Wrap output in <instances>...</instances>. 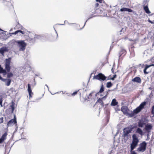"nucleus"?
Instances as JSON below:
<instances>
[{
    "mask_svg": "<svg viewBox=\"0 0 154 154\" xmlns=\"http://www.w3.org/2000/svg\"><path fill=\"white\" fill-rule=\"evenodd\" d=\"M128 107L126 106H122L121 108V111L124 114H127L128 113Z\"/></svg>",
    "mask_w": 154,
    "mask_h": 154,
    "instance_id": "14",
    "label": "nucleus"
},
{
    "mask_svg": "<svg viewBox=\"0 0 154 154\" xmlns=\"http://www.w3.org/2000/svg\"><path fill=\"white\" fill-rule=\"evenodd\" d=\"M3 118L2 117L0 118V123H3Z\"/></svg>",
    "mask_w": 154,
    "mask_h": 154,
    "instance_id": "44",
    "label": "nucleus"
},
{
    "mask_svg": "<svg viewBox=\"0 0 154 154\" xmlns=\"http://www.w3.org/2000/svg\"><path fill=\"white\" fill-rule=\"evenodd\" d=\"M67 22V23L69 25H71L72 24H75V23H69L68 22Z\"/></svg>",
    "mask_w": 154,
    "mask_h": 154,
    "instance_id": "53",
    "label": "nucleus"
},
{
    "mask_svg": "<svg viewBox=\"0 0 154 154\" xmlns=\"http://www.w3.org/2000/svg\"><path fill=\"white\" fill-rule=\"evenodd\" d=\"M111 70L112 71V73H114V69H113V68H112L111 69Z\"/></svg>",
    "mask_w": 154,
    "mask_h": 154,
    "instance_id": "60",
    "label": "nucleus"
},
{
    "mask_svg": "<svg viewBox=\"0 0 154 154\" xmlns=\"http://www.w3.org/2000/svg\"><path fill=\"white\" fill-rule=\"evenodd\" d=\"M0 31H3V32H5L3 30H2L0 28Z\"/></svg>",
    "mask_w": 154,
    "mask_h": 154,
    "instance_id": "64",
    "label": "nucleus"
},
{
    "mask_svg": "<svg viewBox=\"0 0 154 154\" xmlns=\"http://www.w3.org/2000/svg\"><path fill=\"white\" fill-rule=\"evenodd\" d=\"M66 21V20H65L64 22V24H58V25H65V22Z\"/></svg>",
    "mask_w": 154,
    "mask_h": 154,
    "instance_id": "55",
    "label": "nucleus"
},
{
    "mask_svg": "<svg viewBox=\"0 0 154 154\" xmlns=\"http://www.w3.org/2000/svg\"><path fill=\"white\" fill-rule=\"evenodd\" d=\"M79 90H78V91H76L73 92L72 94V96H74L75 95H76L77 94V92L79 91Z\"/></svg>",
    "mask_w": 154,
    "mask_h": 154,
    "instance_id": "37",
    "label": "nucleus"
},
{
    "mask_svg": "<svg viewBox=\"0 0 154 154\" xmlns=\"http://www.w3.org/2000/svg\"><path fill=\"white\" fill-rule=\"evenodd\" d=\"M5 80L3 81V82H5V85L7 86H9L11 83V79H5Z\"/></svg>",
    "mask_w": 154,
    "mask_h": 154,
    "instance_id": "20",
    "label": "nucleus"
},
{
    "mask_svg": "<svg viewBox=\"0 0 154 154\" xmlns=\"http://www.w3.org/2000/svg\"><path fill=\"white\" fill-rule=\"evenodd\" d=\"M113 47V46H111L110 47V51H109V53H110V51L112 49V48Z\"/></svg>",
    "mask_w": 154,
    "mask_h": 154,
    "instance_id": "54",
    "label": "nucleus"
},
{
    "mask_svg": "<svg viewBox=\"0 0 154 154\" xmlns=\"http://www.w3.org/2000/svg\"><path fill=\"white\" fill-rule=\"evenodd\" d=\"M106 114V119H107V123H108L109 121V118H110V112L107 109H106L105 111Z\"/></svg>",
    "mask_w": 154,
    "mask_h": 154,
    "instance_id": "21",
    "label": "nucleus"
},
{
    "mask_svg": "<svg viewBox=\"0 0 154 154\" xmlns=\"http://www.w3.org/2000/svg\"><path fill=\"white\" fill-rule=\"evenodd\" d=\"M34 82H35V83L34 84V85H33L34 86H35V85H36V83H35V79H34Z\"/></svg>",
    "mask_w": 154,
    "mask_h": 154,
    "instance_id": "61",
    "label": "nucleus"
},
{
    "mask_svg": "<svg viewBox=\"0 0 154 154\" xmlns=\"http://www.w3.org/2000/svg\"><path fill=\"white\" fill-rule=\"evenodd\" d=\"M7 79H10V78L12 77L14 75L13 73L12 72H10V71H7Z\"/></svg>",
    "mask_w": 154,
    "mask_h": 154,
    "instance_id": "26",
    "label": "nucleus"
},
{
    "mask_svg": "<svg viewBox=\"0 0 154 154\" xmlns=\"http://www.w3.org/2000/svg\"><path fill=\"white\" fill-rule=\"evenodd\" d=\"M152 66H154V63L149 65L146 64L145 66V68L143 69V72L145 74H147L148 72H146V70L149 67Z\"/></svg>",
    "mask_w": 154,
    "mask_h": 154,
    "instance_id": "17",
    "label": "nucleus"
},
{
    "mask_svg": "<svg viewBox=\"0 0 154 154\" xmlns=\"http://www.w3.org/2000/svg\"><path fill=\"white\" fill-rule=\"evenodd\" d=\"M15 103L14 102L12 101L11 102V105L10 106L11 109V113H13L15 109Z\"/></svg>",
    "mask_w": 154,
    "mask_h": 154,
    "instance_id": "25",
    "label": "nucleus"
},
{
    "mask_svg": "<svg viewBox=\"0 0 154 154\" xmlns=\"http://www.w3.org/2000/svg\"><path fill=\"white\" fill-rule=\"evenodd\" d=\"M106 98V96H104L102 98H99L97 100V103H99L101 105L102 107L104 106V103L103 101V100H105Z\"/></svg>",
    "mask_w": 154,
    "mask_h": 154,
    "instance_id": "13",
    "label": "nucleus"
},
{
    "mask_svg": "<svg viewBox=\"0 0 154 154\" xmlns=\"http://www.w3.org/2000/svg\"><path fill=\"white\" fill-rule=\"evenodd\" d=\"M118 104V103L116 101V99L114 98L112 100L110 105L112 106H115L117 105Z\"/></svg>",
    "mask_w": 154,
    "mask_h": 154,
    "instance_id": "22",
    "label": "nucleus"
},
{
    "mask_svg": "<svg viewBox=\"0 0 154 154\" xmlns=\"http://www.w3.org/2000/svg\"><path fill=\"white\" fill-rule=\"evenodd\" d=\"M9 34H11V35H16L17 34V33H16V32L15 31L14 32H12V33H9Z\"/></svg>",
    "mask_w": 154,
    "mask_h": 154,
    "instance_id": "48",
    "label": "nucleus"
},
{
    "mask_svg": "<svg viewBox=\"0 0 154 154\" xmlns=\"http://www.w3.org/2000/svg\"><path fill=\"white\" fill-rule=\"evenodd\" d=\"M96 2H98L99 3H101L102 2V0H96Z\"/></svg>",
    "mask_w": 154,
    "mask_h": 154,
    "instance_id": "51",
    "label": "nucleus"
},
{
    "mask_svg": "<svg viewBox=\"0 0 154 154\" xmlns=\"http://www.w3.org/2000/svg\"><path fill=\"white\" fill-rule=\"evenodd\" d=\"M7 135V133L6 132H5L2 136L0 138L2 139V140H3V141L6 139V136Z\"/></svg>",
    "mask_w": 154,
    "mask_h": 154,
    "instance_id": "29",
    "label": "nucleus"
},
{
    "mask_svg": "<svg viewBox=\"0 0 154 154\" xmlns=\"http://www.w3.org/2000/svg\"><path fill=\"white\" fill-rule=\"evenodd\" d=\"M126 54V51L123 48H122L121 50L120 51L119 54V57L124 56Z\"/></svg>",
    "mask_w": 154,
    "mask_h": 154,
    "instance_id": "16",
    "label": "nucleus"
},
{
    "mask_svg": "<svg viewBox=\"0 0 154 154\" xmlns=\"http://www.w3.org/2000/svg\"><path fill=\"white\" fill-rule=\"evenodd\" d=\"M5 79L3 78L0 75V80H1L3 82L4 80H5Z\"/></svg>",
    "mask_w": 154,
    "mask_h": 154,
    "instance_id": "49",
    "label": "nucleus"
},
{
    "mask_svg": "<svg viewBox=\"0 0 154 154\" xmlns=\"http://www.w3.org/2000/svg\"><path fill=\"white\" fill-rule=\"evenodd\" d=\"M27 91L28 93H32L31 88V86L30 84L28 83L27 85Z\"/></svg>",
    "mask_w": 154,
    "mask_h": 154,
    "instance_id": "28",
    "label": "nucleus"
},
{
    "mask_svg": "<svg viewBox=\"0 0 154 154\" xmlns=\"http://www.w3.org/2000/svg\"><path fill=\"white\" fill-rule=\"evenodd\" d=\"M134 149H130V154H138L136 153L135 151L134 150Z\"/></svg>",
    "mask_w": 154,
    "mask_h": 154,
    "instance_id": "36",
    "label": "nucleus"
},
{
    "mask_svg": "<svg viewBox=\"0 0 154 154\" xmlns=\"http://www.w3.org/2000/svg\"><path fill=\"white\" fill-rule=\"evenodd\" d=\"M29 98H30L31 97H32V95L33 94V93H29Z\"/></svg>",
    "mask_w": 154,
    "mask_h": 154,
    "instance_id": "50",
    "label": "nucleus"
},
{
    "mask_svg": "<svg viewBox=\"0 0 154 154\" xmlns=\"http://www.w3.org/2000/svg\"><path fill=\"white\" fill-rule=\"evenodd\" d=\"M15 42L17 43V46L19 48V50L20 51H23L25 50L26 44L24 40L16 41L15 40L13 39L10 41L9 43H12Z\"/></svg>",
    "mask_w": 154,
    "mask_h": 154,
    "instance_id": "2",
    "label": "nucleus"
},
{
    "mask_svg": "<svg viewBox=\"0 0 154 154\" xmlns=\"http://www.w3.org/2000/svg\"><path fill=\"white\" fill-rule=\"evenodd\" d=\"M109 79H110V80H114L115 79L114 78H113V77H112L110 78Z\"/></svg>",
    "mask_w": 154,
    "mask_h": 154,
    "instance_id": "58",
    "label": "nucleus"
},
{
    "mask_svg": "<svg viewBox=\"0 0 154 154\" xmlns=\"http://www.w3.org/2000/svg\"><path fill=\"white\" fill-rule=\"evenodd\" d=\"M53 27H54V30L55 31V32H56V35H57V37H56V39H57L58 38V34H57V32L56 30L55 29L54 26Z\"/></svg>",
    "mask_w": 154,
    "mask_h": 154,
    "instance_id": "46",
    "label": "nucleus"
},
{
    "mask_svg": "<svg viewBox=\"0 0 154 154\" xmlns=\"http://www.w3.org/2000/svg\"><path fill=\"white\" fill-rule=\"evenodd\" d=\"M149 122V120L146 118H142L139 119L138 122V126L139 128H143L145 125Z\"/></svg>",
    "mask_w": 154,
    "mask_h": 154,
    "instance_id": "5",
    "label": "nucleus"
},
{
    "mask_svg": "<svg viewBox=\"0 0 154 154\" xmlns=\"http://www.w3.org/2000/svg\"><path fill=\"white\" fill-rule=\"evenodd\" d=\"M92 93H90L89 95H88L87 96V98L88 99H90L91 98L92 95Z\"/></svg>",
    "mask_w": 154,
    "mask_h": 154,
    "instance_id": "38",
    "label": "nucleus"
},
{
    "mask_svg": "<svg viewBox=\"0 0 154 154\" xmlns=\"http://www.w3.org/2000/svg\"><path fill=\"white\" fill-rule=\"evenodd\" d=\"M13 119V120H14L15 122H17L16 117V115L15 114L14 115V118L13 119Z\"/></svg>",
    "mask_w": 154,
    "mask_h": 154,
    "instance_id": "43",
    "label": "nucleus"
},
{
    "mask_svg": "<svg viewBox=\"0 0 154 154\" xmlns=\"http://www.w3.org/2000/svg\"><path fill=\"white\" fill-rule=\"evenodd\" d=\"M52 36V35L50 34H47L46 36L45 35H35L34 37L35 38V40H39L43 41V40H45L46 38L47 39L51 40L50 37Z\"/></svg>",
    "mask_w": 154,
    "mask_h": 154,
    "instance_id": "7",
    "label": "nucleus"
},
{
    "mask_svg": "<svg viewBox=\"0 0 154 154\" xmlns=\"http://www.w3.org/2000/svg\"><path fill=\"white\" fill-rule=\"evenodd\" d=\"M116 74H115L113 75V77L115 79L116 78Z\"/></svg>",
    "mask_w": 154,
    "mask_h": 154,
    "instance_id": "59",
    "label": "nucleus"
},
{
    "mask_svg": "<svg viewBox=\"0 0 154 154\" xmlns=\"http://www.w3.org/2000/svg\"><path fill=\"white\" fill-rule=\"evenodd\" d=\"M136 133L137 134H139L141 136H143L144 135V132H143L142 129L139 127L137 128L135 131Z\"/></svg>",
    "mask_w": 154,
    "mask_h": 154,
    "instance_id": "18",
    "label": "nucleus"
},
{
    "mask_svg": "<svg viewBox=\"0 0 154 154\" xmlns=\"http://www.w3.org/2000/svg\"><path fill=\"white\" fill-rule=\"evenodd\" d=\"M0 105H1V107H3L2 100V98H0Z\"/></svg>",
    "mask_w": 154,
    "mask_h": 154,
    "instance_id": "42",
    "label": "nucleus"
},
{
    "mask_svg": "<svg viewBox=\"0 0 154 154\" xmlns=\"http://www.w3.org/2000/svg\"><path fill=\"white\" fill-rule=\"evenodd\" d=\"M18 128V127L17 126V127L16 128V129H15V131H17Z\"/></svg>",
    "mask_w": 154,
    "mask_h": 154,
    "instance_id": "63",
    "label": "nucleus"
},
{
    "mask_svg": "<svg viewBox=\"0 0 154 154\" xmlns=\"http://www.w3.org/2000/svg\"><path fill=\"white\" fill-rule=\"evenodd\" d=\"M113 85L112 84L111 82H107L106 84V87L108 88H109L111 87Z\"/></svg>",
    "mask_w": 154,
    "mask_h": 154,
    "instance_id": "32",
    "label": "nucleus"
},
{
    "mask_svg": "<svg viewBox=\"0 0 154 154\" xmlns=\"http://www.w3.org/2000/svg\"><path fill=\"white\" fill-rule=\"evenodd\" d=\"M45 86H47V88H48V90H49L48 87V86L47 85H46H46H45Z\"/></svg>",
    "mask_w": 154,
    "mask_h": 154,
    "instance_id": "62",
    "label": "nucleus"
},
{
    "mask_svg": "<svg viewBox=\"0 0 154 154\" xmlns=\"http://www.w3.org/2000/svg\"><path fill=\"white\" fill-rule=\"evenodd\" d=\"M147 143L145 141H143L139 145V147L137 149V151L143 152L146 149Z\"/></svg>",
    "mask_w": 154,
    "mask_h": 154,
    "instance_id": "6",
    "label": "nucleus"
},
{
    "mask_svg": "<svg viewBox=\"0 0 154 154\" xmlns=\"http://www.w3.org/2000/svg\"><path fill=\"white\" fill-rule=\"evenodd\" d=\"M132 137V142L130 144V149H134L137 146L139 140L138 137L135 134H133Z\"/></svg>",
    "mask_w": 154,
    "mask_h": 154,
    "instance_id": "3",
    "label": "nucleus"
},
{
    "mask_svg": "<svg viewBox=\"0 0 154 154\" xmlns=\"http://www.w3.org/2000/svg\"><path fill=\"white\" fill-rule=\"evenodd\" d=\"M149 133H147V138L146 139V140H149L150 139V138L149 137Z\"/></svg>",
    "mask_w": 154,
    "mask_h": 154,
    "instance_id": "41",
    "label": "nucleus"
},
{
    "mask_svg": "<svg viewBox=\"0 0 154 154\" xmlns=\"http://www.w3.org/2000/svg\"><path fill=\"white\" fill-rule=\"evenodd\" d=\"M132 81L134 82H136L138 83H140L141 82V79L140 77L137 76L132 79Z\"/></svg>",
    "mask_w": 154,
    "mask_h": 154,
    "instance_id": "19",
    "label": "nucleus"
},
{
    "mask_svg": "<svg viewBox=\"0 0 154 154\" xmlns=\"http://www.w3.org/2000/svg\"><path fill=\"white\" fill-rule=\"evenodd\" d=\"M131 132V131L129 130L128 128H125L123 129V134L122 135V137L124 138L125 137H128L129 134Z\"/></svg>",
    "mask_w": 154,
    "mask_h": 154,
    "instance_id": "12",
    "label": "nucleus"
},
{
    "mask_svg": "<svg viewBox=\"0 0 154 154\" xmlns=\"http://www.w3.org/2000/svg\"><path fill=\"white\" fill-rule=\"evenodd\" d=\"M151 113V114L152 115L151 116V117H154V105L152 106V107Z\"/></svg>",
    "mask_w": 154,
    "mask_h": 154,
    "instance_id": "30",
    "label": "nucleus"
},
{
    "mask_svg": "<svg viewBox=\"0 0 154 154\" xmlns=\"http://www.w3.org/2000/svg\"><path fill=\"white\" fill-rule=\"evenodd\" d=\"M11 57L5 59V69H4L2 67L1 65H0V74H3L4 76H5L7 74V71H10L11 69L10 63L11 62Z\"/></svg>",
    "mask_w": 154,
    "mask_h": 154,
    "instance_id": "1",
    "label": "nucleus"
},
{
    "mask_svg": "<svg viewBox=\"0 0 154 154\" xmlns=\"http://www.w3.org/2000/svg\"><path fill=\"white\" fill-rule=\"evenodd\" d=\"M133 127H134V128H138L137 127L138 125H137L136 124H135L134 125H133Z\"/></svg>",
    "mask_w": 154,
    "mask_h": 154,
    "instance_id": "52",
    "label": "nucleus"
},
{
    "mask_svg": "<svg viewBox=\"0 0 154 154\" xmlns=\"http://www.w3.org/2000/svg\"><path fill=\"white\" fill-rule=\"evenodd\" d=\"M147 103V102L143 101L142 102L140 105L133 110L134 112L136 115L143 109Z\"/></svg>",
    "mask_w": 154,
    "mask_h": 154,
    "instance_id": "4",
    "label": "nucleus"
},
{
    "mask_svg": "<svg viewBox=\"0 0 154 154\" xmlns=\"http://www.w3.org/2000/svg\"><path fill=\"white\" fill-rule=\"evenodd\" d=\"M127 114L129 116L131 117H132L136 115L135 113L133 111V112H132L131 113H129L128 112V113H127Z\"/></svg>",
    "mask_w": 154,
    "mask_h": 154,
    "instance_id": "31",
    "label": "nucleus"
},
{
    "mask_svg": "<svg viewBox=\"0 0 154 154\" xmlns=\"http://www.w3.org/2000/svg\"><path fill=\"white\" fill-rule=\"evenodd\" d=\"M95 16H93V14L91 15L89 17L86 21L85 22V24H84V25L83 26L81 29H82L85 26V25L87 22L88 21V20H89L90 19L92 18V17H95Z\"/></svg>",
    "mask_w": 154,
    "mask_h": 154,
    "instance_id": "33",
    "label": "nucleus"
},
{
    "mask_svg": "<svg viewBox=\"0 0 154 154\" xmlns=\"http://www.w3.org/2000/svg\"><path fill=\"white\" fill-rule=\"evenodd\" d=\"M127 11H128L129 12L131 13V12H133V11L130 8H127Z\"/></svg>",
    "mask_w": 154,
    "mask_h": 154,
    "instance_id": "40",
    "label": "nucleus"
},
{
    "mask_svg": "<svg viewBox=\"0 0 154 154\" xmlns=\"http://www.w3.org/2000/svg\"><path fill=\"white\" fill-rule=\"evenodd\" d=\"M152 127L153 126L151 124L148 123L145 125L143 130L146 133H150Z\"/></svg>",
    "mask_w": 154,
    "mask_h": 154,
    "instance_id": "10",
    "label": "nucleus"
},
{
    "mask_svg": "<svg viewBox=\"0 0 154 154\" xmlns=\"http://www.w3.org/2000/svg\"><path fill=\"white\" fill-rule=\"evenodd\" d=\"M107 77L101 73H98L97 75H95L93 77V79H96L101 81H103L105 80Z\"/></svg>",
    "mask_w": 154,
    "mask_h": 154,
    "instance_id": "8",
    "label": "nucleus"
},
{
    "mask_svg": "<svg viewBox=\"0 0 154 154\" xmlns=\"http://www.w3.org/2000/svg\"><path fill=\"white\" fill-rule=\"evenodd\" d=\"M134 129V127H133V125H132L131 126L130 128H128L129 130L131 131H131H132V130Z\"/></svg>",
    "mask_w": 154,
    "mask_h": 154,
    "instance_id": "39",
    "label": "nucleus"
},
{
    "mask_svg": "<svg viewBox=\"0 0 154 154\" xmlns=\"http://www.w3.org/2000/svg\"><path fill=\"white\" fill-rule=\"evenodd\" d=\"M9 49L6 46H3L0 48V54L3 56H4L5 53L8 52Z\"/></svg>",
    "mask_w": 154,
    "mask_h": 154,
    "instance_id": "11",
    "label": "nucleus"
},
{
    "mask_svg": "<svg viewBox=\"0 0 154 154\" xmlns=\"http://www.w3.org/2000/svg\"><path fill=\"white\" fill-rule=\"evenodd\" d=\"M17 122L13 120V119H11L8 122L7 125L8 127L12 126L14 124H16V125H17Z\"/></svg>",
    "mask_w": 154,
    "mask_h": 154,
    "instance_id": "15",
    "label": "nucleus"
},
{
    "mask_svg": "<svg viewBox=\"0 0 154 154\" xmlns=\"http://www.w3.org/2000/svg\"><path fill=\"white\" fill-rule=\"evenodd\" d=\"M127 8H126L123 7L120 9V11L121 12L127 11Z\"/></svg>",
    "mask_w": 154,
    "mask_h": 154,
    "instance_id": "35",
    "label": "nucleus"
},
{
    "mask_svg": "<svg viewBox=\"0 0 154 154\" xmlns=\"http://www.w3.org/2000/svg\"><path fill=\"white\" fill-rule=\"evenodd\" d=\"M4 141L0 138V144L2 143Z\"/></svg>",
    "mask_w": 154,
    "mask_h": 154,
    "instance_id": "57",
    "label": "nucleus"
},
{
    "mask_svg": "<svg viewBox=\"0 0 154 154\" xmlns=\"http://www.w3.org/2000/svg\"><path fill=\"white\" fill-rule=\"evenodd\" d=\"M148 21L151 24H153L154 23H153V21H151V20H150V19H149L148 20Z\"/></svg>",
    "mask_w": 154,
    "mask_h": 154,
    "instance_id": "45",
    "label": "nucleus"
},
{
    "mask_svg": "<svg viewBox=\"0 0 154 154\" xmlns=\"http://www.w3.org/2000/svg\"><path fill=\"white\" fill-rule=\"evenodd\" d=\"M148 2L149 1L147 0H144L143 3V9L145 12L148 14L151 13L148 8Z\"/></svg>",
    "mask_w": 154,
    "mask_h": 154,
    "instance_id": "9",
    "label": "nucleus"
},
{
    "mask_svg": "<svg viewBox=\"0 0 154 154\" xmlns=\"http://www.w3.org/2000/svg\"><path fill=\"white\" fill-rule=\"evenodd\" d=\"M16 33L17 34L18 33L20 32L22 34H24L25 33V32L23 31H22L20 29H18L16 31Z\"/></svg>",
    "mask_w": 154,
    "mask_h": 154,
    "instance_id": "34",
    "label": "nucleus"
},
{
    "mask_svg": "<svg viewBox=\"0 0 154 154\" xmlns=\"http://www.w3.org/2000/svg\"><path fill=\"white\" fill-rule=\"evenodd\" d=\"M111 90H108V91H106V94L105 95V96H106V98L107 97V96L108 95L109 92Z\"/></svg>",
    "mask_w": 154,
    "mask_h": 154,
    "instance_id": "47",
    "label": "nucleus"
},
{
    "mask_svg": "<svg viewBox=\"0 0 154 154\" xmlns=\"http://www.w3.org/2000/svg\"><path fill=\"white\" fill-rule=\"evenodd\" d=\"M99 4L98 3H96L95 4V7H98L99 6Z\"/></svg>",
    "mask_w": 154,
    "mask_h": 154,
    "instance_id": "56",
    "label": "nucleus"
},
{
    "mask_svg": "<svg viewBox=\"0 0 154 154\" xmlns=\"http://www.w3.org/2000/svg\"><path fill=\"white\" fill-rule=\"evenodd\" d=\"M29 38L28 39L29 42L32 44H34L36 41L35 37H34V38H31L29 37Z\"/></svg>",
    "mask_w": 154,
    "mask_h": 154,
    "instance_id": "27",
    "label": "nucleus"
},
{
    "mask_svg": "<svg viewBox=\"0 0 154 154\" xmlns=\"http://www.w3.org/2000/svg\"><path fill=\"white\" fill-rule=\"evenodd\" d=\"M104 87L103 84H102L99 91L97 93L96 95L97 94L99 95V94L102 93L104 91Z\"/></svg>",
    "mask_w": 154,
    "mask_h": 154,
    "instance_id": "24",
    "label": "nucleus"
},
{
    "mask_svg": "<svg viewBox=\"0 0 154 154\" xmlns=\"http://www.w3.org/2000/svg\"><path fill=\"white\" fill-rule=\"evenodd\" d=\"M24 71L28 72L30 71L31 68L29 65H26L24 66Z\"/></svg>",
    "mask_w": 154,
    "mask_h": 154,
    "instance_id": "23",
    "label": "nucleus"
}]
</instances>
